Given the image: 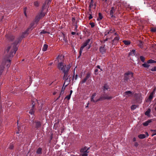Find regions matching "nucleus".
<instances>
[{
	"instance_id": "1",
	"label": "nucleus",
	"mask_w": 156,
	"mask_h": 156,
	"mask_svg": "<svg viewBox=\"0 0 156 156\" xmlns=\"http://www.w3.org/2000/svg\"><path fill=\"white\" fill-rule=\"evenodd\" d=\"M17 50V48L15 44H12L11 46H9L5 50V52H8L10 51L9 56L5 58L3 60L1 65L0 66V74L2 73L4 69V65H6L9 68L10 65L11 60L9 58L12 57L15 54Z\"/></svg>"
},
{
	"instance_id": "2",
	"label": "nucleus",
	"mask_w": 156,
	"mask_h": 156,
	"mask_svg": "<svg viewBox=\"0 0 156 156\" xmlns=\"http://www.w3.org/2000/svg\"><path fill=\"white\" fill-rule=\"evenodd\" d=\"M107 90V85L106 84H105L102 88V90L103 91L102 92L100 98L96 100H94V97H93L92 95L91 98V101L94 102H97L99 101H102L104 100L107 99V94L106 91Z\"/></svg>"
},
{
	"instance_id": "3",
	"label": "nucleus",
	"mask_w": 156,
	"mask_h": 156,
	"mask_svg": "<svg viewBox=\"0 0 156 156\" xmlns=\"http://www.w3.org/2000/svg\"><path fill=\"white\" fill-rule=\"evenodd\" d=\"M35 24V22H32L30 25L29 27L27 29V30L25 31L23 33L22 35L19 37L18 38V40L17 41H16L15 42L13 43V44H15V45H17L22 40V39L25 37L27 35H28L29 33V31L30 30H32L33 28L34 27V24Z\"/></svg>"
},
{
	"instance_id": "4",
	"label": "nucleus",
	"mask_w": 156,
	"mask_h": 156,
	"mask_svg": "<svg viewBox=\"0 0 156 156\" xmlns=\"http://www.w3.org/2000/svg\"><path fill=\"white\" fill-rule=\"evenodd\" d=\"M133 77V73L131 71H128L124 74V82L126 83L128 82L129 79Z\"/></svg>"
},
{
	"instance_id": "5",
	"label": "nucleus",
	"mask_w": 156,
	"mask_h": 156,
	"mask_svg": "<svg viewBox=\"0 0 156 156\" xmlns=\"http://www.w3.org/2000/svg\"><path fill=\"white\" fill-rule=\"evenodd\" d=\"M70 66L69 65H67V66L66 68V70H63V73H64V76L63 77V80H65V82L67 81L68 79V72L70 69Z\"/></svg>"
},
{
	"instance_id": "6",
	"label": "nucleus",
	"mask_w": 156,
	"mask_h": 156,
	"mask_svg": "<svg viewBox=\"0 0 156 156\" xmlns=\"http://www.w3.org/2000/svg\"><path fill=\"white\" fill-rule=\"evenodd\" d=\"M91 40V39H88L85 42L82 44V45L80 47V51H79V54L80 56L82 54V51L84 48L89 44Z\"/></svg>"
},
{
	"instance_id": "7",
	"label": "nucleus",
	"mask_w": 156,
	"mask_h": 156,
	"mask_svg": "<svg viewBox=\"0 0 156 156\" xmlns=\"http://www.w3.org/2000/svg\"><path fill=\"white\" fill-rule=\"evenodd\" d=\"M57 66L59 70L63 72L64 70H66V68L67 65L66 66L64 64L63 62H59Z\"/></svg>"
},
{
	"instance_id": "8",
	"label": "nucleus",
	"mask_w": 156,
	"mask_h": 156,
	"mask_svg": "<svg viewBox=\"0 0 156 156\" xmlns=\"http://www.w3.org/2000/svg\"><path fill=\"white\" fill-rule=\"evenodd\" d=\"M112 37L114 38L112 40L113 43H116L119 42L120 39V37L118 34H117L116 32H115L112 35Z\"/></svg>"
},
{
	"instance_id": "9",
	"label": "nucleus",
	"mask_w": 156,
	"mask_h": 156,
	"mask_svg": "<svg viewBox=\"0 0 156 156\" xmlns=\"http://www.w3.org/2000/svg\"><path fill=\"white\" fill-rule=\"evenodd\" d=\"M5 37L9 41H12L14 39V37L11 34H7L5 35Z\"/></svg>"
},
{
	"instance_id": "10",
	"label": "nucleus",
	"mask_w": 156,
	"mask_h": 156,
	"mask_svg": "<svg viewBox=\"0 0 156 156\" xmlns=\"http://www.w3.org/2000/svg\"><path fill=\"white\" fill-rule=\"evenodd\" d=\"M35 104V103L34 102H33V101H32V108L31 109L30 111V112H29V113H30V114H31V115H33V114H34V106Z\"/></svg>"
},
{
	"instance_id": "11",
	"label": "nucleus",
	"mask_w": 156,
	"mask_h": 156,
	"mask_svg": "<svg viewBox=\"0 0 156 156\" xmlns=\"http://www.w3.org/2000/svg\"><path fill=\"white\" fill-rule=\"evenodd\" d=\"M90 147L88 148L86 147H85L84 148H81L80 150L81 153H88L87 151L89 149Z\"/></svg>"
},
{
	"instance_id": "12",
	"label": "nucleus",
	"mask_w": 156,
	"mask_h": 156,
	"mask_svg": "<svg viewBox=\"0 0 156 156\" xmlns=\"http://www.w3.org/2000/svg\"><path fill=\"white\" fill-rule=\"evenodd\" d=\"M115 8L114 7H112V9L110 11V15L111 17H114V13L115 12Z\"/></svg>"
},
{
	"instance_id": "13",
	"label": "nucleus",
	"mask_w": 156,
	"mask_h": 156,
	"mask_svg": "<svg viewBox=\"0 0 156 156\" xmlns=\"http://www.w3.org/2000/svg\"><path fill=\"white\" fill-rule=\"evenodd\" d=\"M35 128L37 129H38L41 127V122L39 121H37L35 122Z\"/></svg>"
},
{
	"instance_id": "14",
	"label": "nucleus",
	"mask_w": 156,
	"mask_h": 156,
	"mask_svg": "<svg viewBox=\"0 0 156 156\" xmlns=\"http://www.w3.org/2000/svg\"><path fill=\"white\" fill-rule=\"evenodd\" d=\"M124 96L126 97H129L130 96V95L132 94V92L130 91H126L124 93Z\"/></svg>"
},
{
	"instance_id": "15",
	"label": "nucleus",
	"mask_w": 156,
	"mask_h": 156,
	"mask_svg": "<svg viewBox=\"0 0 156 156\" xmlns=\"http://www.w3.org/2000/svg\"><path fill=\"white\" fill-rule=\"evenodd\" d=\"M57 58L58 59V62H60V60L61 61V62H62V61H63L64 60V56L62 55H59Z\"/></svg>"
},
{
	"instance_id": "16",
	"label": "nucleus",
	"mask_w": 156,
	"mask_h": 156,
	"mask_svg": "<svg viewBox=\"0 0 156 156\" xmlns=\"http://www.w3.org/2000/svg\"><path fill=\"white\" fill-rule=\"evenodd\" d=\"M115 32H116L115 29L114 28H112L108 31V34H110L112 35Z\"/></svg>"
},
{
	"instance_id": "17",
	"label": "nucleus",
	"mask_w": 156,
	"mask_h": 156,
	"mask_svg": "<svg viewBox=\"0 0 156 156\" xmlns=\"http://www.w3.org/2000/svg\"><path fill=\"white\" fill-rule=\"evenodd\" d=\"M105 45L104 46H102L100 48V51L102 54H104L105 52V49L104 48Z\"/></svg>"
},
{
	"instance_id": "18",
	"label": "nucleus",
	"mask_w": 156,
	"mask_h": 156,
	"mask_svg": "<svg viewBox=\"0 0 156 156\" xmlns=\"http://www.w3.org/2000/svg\"><path fill=\"white\" fill-rule=\"evenodd\" d=\"M44 10H41V12L39 15V18H41L42 17H43L45 16L46 13H45L44 12Z\"/></svg>"
},
{
	"instance_id": "19",
	"label": "nucleus",
	"mask_w": 156,
	"mask_h": 156,
	"mask_svg": "<svg viewBox=\"0 0 156 156\" xmlns=\"http://www.w3.org/2000/svg\"><path fill=\"white\" fill-rule=\"evenodd\" d=\"M151 122H152V120L151 119L148 120L147 121H146L145 122H144L143 123V125L144 126H148V125L149 124V123H151Z\"/></svg>"
},
{
	"instance_id": "20",
	"label": "nucleus",
	"mask_w": 156,
	"mask_h": 156,
	"mask_svg": "<svg viewBox=\"0 0 156 156\" xmlns=\"http://www.w3.org/2000/svg\"><path fill=\"white\" fill-rule=\"evenodd\" d=\"M42 149L41 147L38 148L37 150L36 153L38 154H41L42 153Z\"/></svg>"
},
{
	"instance_id": "21",
	"label": "nucleus",
	"mask_w": 156,
	"mask_h": 156,
	"mask_svg": "<svg viewBox=\"0 0 156 156\" xmlns=\"http://www.w3.org/2000/svg\"><path fill=\"white\" fill-rule=\"evenodd\" d=\"M48 47V45L46 44H44L42 49V51H46L47 50Z\"/></svg>"
},
{
	"instance_id": "22",
	"label": "nucleus",
	"mask_w": 156,
	"mask_h": 156,
	"mask_svg": "<svg viewBox=\"0 0 156 156\" xmlns=\"http://www.w3.org/2000/svg\"><path fill=\"white\" fill-rule=\"evenodd\" d=\"M138 105H133L131 106V110H134V109H136L138 107Z\"/></svg>"
},
{
	"instance_id": "23",
	"label": "nucleus",
	"mask_w": 156,
	"mask_h": 156,
	"mask_svg": "<svg viewBox=\"0 0 156 156\" xmlns=\"http://www.w3.org/2000/svg\"><path fill=\"white\" fill-rule=\"evenodd\" d=\"M147 63L148 64L156 63V61L153 60L152 59H150L148 60V61H147Z\"/></svg>"
},
{
	"instance_id": "24",
	"label": "nucleus",
	"mask_w": 156,
	"mask_h": 156,
	"mask_svg": "<svg viewBox=\"0 0 156 156\" xmlns=\"http://www.w3.org/2000/svg\"><path fill=\"white\" fill-rule=\"evenodd\" d=\"M151 111V109L150 108H148L147 110L145 112V115L148 116H149V115Z\"/></svg>"
},
{
	"instance_id": "25",
	"label": "nucleus",
	"mask_w": 156,
	"mask_h": 156,
	"mask_svg": "<svg viewBox=\"0 0 156 156\" xmlns=\"http://www.w3.org/2000/svg\"><path fill=\"white\" fill-rule=\"evenodd\" d=\"M123 42L126 45H129L131 43L130 42L128 41L124 40L123 41Z\"/></svg>"
},
{
	"instance_id": "26",
	"label": "nucleus",
	"mask_w": 156,
	"mask_h": 156,
	"mask_svg": "<svg viewBox=\"0 0 156 156\" xmlns=\"http://www.w3.org/2000/svg\"><path fill=\"white\" fill-rule=\"evenodd\" d=\"M138 137L140 139H143L146 137V136L144 134H140L138 136Z\"/></svg>"
},
{
	"instance_id": "27",
	"label": "nucleus",
	"mask_w": 156,
	"mask_h": 156,
	"mask_svg": "<svg viewBox=\"0 0 156 156\" xmlns=\"http://www.w3.org/2000/svg\"><path fill=\"white\" fill-rule=\"evenodd\" d=\"M138 44L140 48H142L143 47V44L141 41H139L138 42Z\"/></svg>"
},
{
	"instance_id": "28",
	"label": "nucleus",
	"mask_w": 156,
	"mask_h": 156,
	"mask_svg": "<svg viewBox=\"0 0 156 156\" xmlns=\"http://www.w3.org/2000/svg\"><path fill=\"white\" fill-rule=\"evenodd\" d=\"M153 96L154 95L150 94V95L148 97V99L146 101H148V100H149L150 101H151L153 98Z\"/></svg>"
},
{
	"instance_id": "29",
	"label": "nucleus",
	"mask_w": 156,
	"mask_h": 156,
	"mask_svg": "<svg viewBox=\"0 0 156 156\" xmlns=\"http://www.w3.org/2000/svg\"><path fill=\"white\" fill-rule=\"evenodd\" d=\"M98 18L97 19V20H99L102 19L103 18V16L101 14V13H99L98 14Z\"/></svg>"
},
{
	"instance_id": "30",
	"label": "nucleus",
	"mask_w": 156,
	"mask_h": 156,
	"mask_svg": "<svg viewBox=\"0 0 156 156\" xmlns=\"http://www.w3.org/2000/svg\"><path fill=\"white\" fill-rule=\"evenodd\" d=\"M142 65L145 68H148L150 66V65L148 64L147 63H144Z\"/></svg>"
},
{
	"instance_id": "31",
	"label": "nucleus",
	"mask_w": 156,
	"mask_h": 156,
	"mask_svg": "<svg viewBox=\"0 0 156 156\" xmlns=\"http://www.w3.org/2000/svg\"><path fill=\"white\" fill-rule=\"evenodd\" d=\"M94 74L95 75H97L99 73H100L101 72H99V69H95L94 70Z\"/></svg>"
},
{
	"instance_id": "32",
	"label": "nucleus",
	"mask_w": 156,
	"mask_h": 156,
	"mask_svg": "<svg viewBox=\"0 0 156 156\" xmlns=\"http://www.w3.org/2000/svg\"><path fill=\"white\" fill-rule=\"evenodd\" d=\"M90 76V74L89 73H87V74L85 78L87 80L88 79H89Z\"/></svg>"
},
{
	"instance_id": "33",
	"label": "nucleus",
	"mask_w": 156,
	"mask_h": 156,
	"mask_svg": "<svg viewBox=\"0 0 156 156\" xmlns=\"http://www.w3.org/2000/svg\"><path fill=\"white\" fill-rule=\"evenodd\" d=\"M94 5V2L93 0H91V2L89 5V7L90 8L92 7Z\"/></svg>"
},
{
	"instance_id": "34",
	"label": "nucleus",
	"mask_w": 156,
	"mask_h": 156,
	"mask_svg": "<svg viewBox=\"0 0 156 156\" xmlns=\"http://www.w3.org/2000/svg\"><path fill=\"white\" fill-rule=\"evenodd\" d=\"M140 59L141 60V61L143 62H144V61H145V58L143 56H141L140 57Z\"/></svg>"
},
{
	"instance_id": "35",
	"label": "nucleus",
	"mask_w": 156,
	"mask_h": 156,
	"mask_svg": "<svg viewBox=\"0 0 156 156\" xmlns=\"http://www.w3.org/2000/svg\"><path fill=\"white\" fill-rule=\"evenodd\" d=\"M72 21L73 22V23H74V24H75L76 22L77 23V21H76V19H75V18H72Z\"/></svg>"
},
{
	"instance_id": "36",
	"label": "nucleus",
	"mask_w": 156,
	"mask_h": 156,
	"mask_svg": "<svg viewBox=\"0 0 156 156\" xmlns=\"http://www.w3.org/2000/svg\"><path fill=\"white\" fill-rule=\"evenodd\" d=\"M21 127L18 126V131L16 133H19L20 132H21Z\"/></svg>"
},
{
	"instance_id": "37",
	"label": "nucleus",
	"mask_w": 156,
	"mask_h": 156,
	"mask_svg": "<svg viewBox=\"0 0 156 156\" xmlns=\"http://www.w3.org/2000/svg\"><path fill=\"white\" fill-rule=\"evenodd\" d=\"M46 5V2H44V3L43 4V6H42V10H44L45 9V7Z\"/></svg>"
},
{
	"instance_id": "38",
	"label": "nucleus",
	"mask_w": 156,
	"mask_h": 156,
	"mask_svg": "<svg viewBox=\"0 0 156 156\" xmlns=\"http://www.w3.org/2000/svg\"><path fill=\"white\" fill-rule=\"evenodd\" d=\"M87 80L85 78L83 80H82V81L80 82V83H83L86 82Z\"/></svg>"
},
{
	"instance_id": "39",
	"label": "nucleus",
	"mask_w": 156,
	"mask_h": 156,
	"mask_svg": "<svg viewBox=\"0 0 156 156\" xmlns=\"http://www.w3.org/2000/svg\"><path fill=\"white\" fill-rule=\"evenodd\" d=\"M96 67H97V69H99V72H101L102 71V69L100 68V67L99 66H97Z\"/></svg>"
},
{
	"instance_id": "40",
	"label": "nucleus",
	"mask_w": 156,
	"mask_h": 156,
	"mask_svg": "<svg viewBox=\"0 0 156 156\" xmlns=\"http://www.w3.org/2000/svg\"><path fill=\"white\" fill-rule=\"evenodd\" d=\"M34 5L36 7H37L39 6V3L38 2L36 1L34 2Z\"/></svg>"
},
{
	"instance_id": "41",
	"label": "nucleus",
	"mask_w": 156,
	"mask_h": 156,
	"mask_svg": "<svg viewBox=\"0 0 156 156\" xmlns=\"http://www.w3.org/2000/svg\"><path fill=\"white\" fill-rule=\"evenodd\" d=\"M71 95H69L67 96L65 98V99H67L68 100H69L71 98Z\"/></svg>"
},
{
	"instance_id": "42",
	"label": "nucleus",
	"mask_w": 156,
	"mask_h": 156,
	"mask_svg": "<svg viewBox=\"0 0 156 156\" xmlns=\"http://www.w3.org/2000/svg\"><path fill=\"white\" fill-rule=\"evenodd\" d=\"M63 40L66 42H67V39L66 38V37L65 35L64 34H63Z\"/></svg>"
},
{
	"instance_id": "43",
	"label": "nucleus",
	"mask_w": 156,
	"mask_h": 156,
	"mask_svg": "<svg viewBox=\"0 0 156 156\" xmlns=\"http://www.w3.org/2000/svg\"><path fill=\"white\" fill-rule=\"evenodd\" d=\"M151 131L154 132L153 133L152 135V136L156 135V130H151Z\"/></svg>"
},
{
	"instance_id": "44",
	"label": "nucleus",
	"mask_w": 156,
	"mask_h": 156,
	"mask_svg": "<svg viewBox=\"0 0 156 156\" xmlns=\"http://www.w3.org/2000/svg\"><path fill=\"white\" fill-rule=\"evenodd\" d=\"M90 24L92 28H93L94 27L95 25L94 23H90Z\"/></svg>"
},
{
	"instance_id": "45",
	"label": "nucleus",
	"mask_w": 156,
	"mask_h": 156,
	"mask_svg": "<svg viewBox=\"0 0 156 156\" xmlns=\"http://www.w3.org/2000/svg\"><path fill=\"white\" fill-rule=\"evenodd\" d=\"M151 70L152 71H156V67H154L153 68H152L151 69Z\"/></svg>"
},
{
	"instance_id": "46",
	"label": "nucleus",
	"mask_w": 156,
	"mask_h": 156,
	"mask_svg": "<svg viewBox=\"0 0 156 156\" xmlns=\"http://www.w3.org/2000/svg\"><path fill=\"white\" fill-rule=\"evenodd\" d=\"M48 33V32L46 31H45L44 30H43L41 32V34H45L46 33Z\"/></svg>"
},
{
	"instance_id": "47",
	"label": "nucleus",
	"mask_w": 156,
	"mask_h": 156,
	"mask_svg": "<svg viewBox=\"0 0 156 156\" xmlns=\"http://www.w3.org/2000/svg\"><path fill=\"white\" fill-rule=\"evenodd\" d=\"M151 31L155 32H156V29L155 28H152L151 29Z\"/></svg>"
},
{
	"instance_id": "48",
	"label": "nucleus",
	"mask_w": 156,
	"mask_h": 156,
	"mask_svg": "<svg viewBox=\"0 0 156 156\" xmlns=\"http://www.w3.org/2000/svg\"><path fill=\"white\" fill-rule=\"evenodd\" d=\"M73 26H75V28H76V29H77L78 27V26L77 25V23L76 22L75 24H73Z\"/></svg>"
},
{
	"instance_id": "49",
	"label": "nucleus",
	"mask_w": 156,
	"mask_h": 156,
	"mask_svg": "<svg viewBox=\"0 0 156 156\" xmlns=\"http://www.w3.org/2000/svg\"><path fill=\"white\" fill-rule=\"evenodd\" d=\"M89 15H90V16L89 17V20H90L93 18V17L92 16V15L91 14H89Z\"/></svg>"
},
{
	"instance_id": "50",
	"label": "nucleus",
	"mask_w": 156,
	"mask_h": 156,
	"mask_svg": "<svg viewBox=\"0 0 156 156\" xmlns=\"http://www.w3.org/2000/svg\"><path fill=\"white\" fill-rule=\"evenodd\" d=\"M13 148V146L12 145H10V147H9V148L10 149H12Z\"/></svg>"
},
{
	"instance_id": "51",
	"label": "nucleus",
	"mask_w": 156,
	"mask_h": 156,
	"mask_svg": "<svg viewBox=\"0 0 156 156\" xmlns=\"http://www.w3.org/2000/svg\"><path fill=\"white\" fill-rule=\"evenodd\" d=\"M91 44V43H90V44H89V45H88V46L87 47V49H89L90 48Z\"/></svg>"
},
{
	"instance_id": "52",
	"label": "nucleus",
	"mask_w": 156,
	"mask_h": 156,
	"mask_svg": "<svg viewBox=\"0 0 156 156\" xmlns=\"http://www.w3.org/2000/svg\"><path fill=\"white\" fill-rule=\"evenodd\" d=\"M88 154L87 153H84L82 155V156H87Z\"/></svg>"
},
{
	"instance_id": "53",
	"label": "nucleus",
	"mask_w": 156,
	"mask_h": 156,
	"mask_svg": "<svg viewBox=\"0 0 156 156\" xmlns=\"http://www.w3.org/2000/svg\"><path fill=\"white\" fill-rule=\"evenodd\" d=\"M134 145L136 147H137L138 145V143L137 142H135V144H134Z\"/></svg>"
},
{
	"instance_id": "54",
	"label": "nucleus",
	"mask_w": 156,
	"mask_h": 156,
	"mask_svg": "<svg viewBox=\"0 0 156 156\" xmlns=\"http://www.w3.org/2000/svg\"><path fill=\"white\" fill-rule=\"evenodd\" d=\"M48 0V2L47 5H48L49 4L51 3V0Z\"/></svg>"
},
{
	"instance_id": "55",
	"label": "nucleus",
	"mask_w": 156,
	"mask_h": 156,
	"mask_svg": "<svg viewBox=\"0 0 156 156\" xmlns=\"http://www.w3.org/2000/svg\"><path fill=\"white\" fill-rule=\"evenodd\" d=\"M76 34V32H71V34L73 35H74Z\"/></svg>"
},
{
	"instance_id": "56",
	"label": "nucleus",
	"mask_w": 156,
	"mask_h": 156,
	"mask_svg": "<svg viewBox=\"0 0 156 156\" xmlns=\"http://www.w3.org/2000/svg\"><path fill=\"white\" fill-rule=\"evenodd\" d=\"M70 77H69V76H68V79L67 81L70 82Z\"/></svg>"
},
{
	"instance_id": "57",
	"label": "nucleus",
	"mask_w": 156,
	"mask_h": 156,
	"mask_svg": "<svg viewBox=\"0 0 156 156\" xmlns=\"http://www.w3.org/2000/svg\"><path fill=\"white\" fill-rule=\"evenodd\" d=\"M64 94V92H62V91H61L60 93V95H61L62 94Z\"/></svg>"
},
{
	"instance_id": "58",
	"label": "nucleus",
	"mask_w": 156,
	"mask_h": 156,
	"mask_svg": "<svg viewBox=\"0 0 156 156\" xmlns=\"http://www.w3.org/2000/svg\"><path fill=\"white\" fill-rule=\"evenodd\" d=\"M133 141L135 142L136 141V138L135 137H134L133 139Z\"/></svg>"
},
{
	"instance_id": "59",
	"label": "nucleus",
	"mask_w": 156,
	"mask_h": 156,
	"mask_svg": "<svg viewBox=\"0 0 156 156\" xmlns=\"http://www.w3.org/2000/svg\"><path fill=\"white\" fill-rule=\"evenodd\" d=\"M72 93H73V91L72 90H70V94L69 95H70L71 96Z\"/></svg>"
},
{
	"instance_id": "60",
	"label": "nucleus",
	"mask_w": 156,
	"mask_h": 156,
	"mask_svg": "<svg viewBox=\"0 0 156 156\" xmlns=\"http://www.w3.org/2000/svg\"><path fill=\"white\" fill-rule=\"evenodd\" d=\"M154 94H155V92L153 91L151 93V94L154 95Z\"/></svg>"
},
{
	"instance_id": "61",
	"label": "nucleus",
	"mask_w": 156,
	"mask_h": 156,
	"mask_svg": "<svg viewBox=\"0 0 156 156\" xmlns=\"http://www.w3.org/2000/svg\"><path fill=\"white\" fill-rule=\"evenodd\" d=\"M93 97H95L96 96V93H94L93 95H92Z\"/></svg>"
},
{
	"instance_id": "62",
	"label": "nucleus",
	"mask_w": 156,
	"mask_h": 156,
	"mask_svg": "<svg viewBox=\"0 0 156 156\" xmlns=\"http://www.w3.org/2000/svg\"><path fill=\"white\" fill-rule=\"evenodd\" d=\"M89 102H88V103L87 104V105L86 106V108H87V107H88V105H89Z\"/></svg>"
},
{
	"instance_id": "63",
	"label": "nucleus",
	"mask_w": 156,
	"mask_h": 156,
	"mask_svg": "<svg viewBox=\"0 0 156 156\" xmlns=\"http://www.w3.org/2000/svg\"><path fill=\"white\" fill-rule=\"evenodd\" d=\"M145 134H146L147 135V136H149V135H148V133L147 132H145Z\"/></svg>"
},
{
	"instance_id": "64",
	"label": "nucleus",
	"mask_w": 156,
	"mask_h": 156,
	"mask_svg": "<svg viewBox=\"0 0 156 156\" xmlns=\"http://www.w3.org/2000/svg\"><path fill=\"white\" fill-rule=\"evenodd\" d=\"M77 76H78V75L77 74H76V77H75V80H76L77 78Z\"/></svg>"
}]
</instances>
